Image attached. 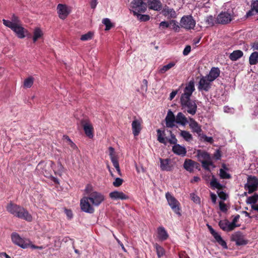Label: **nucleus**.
<instances>
[{"label": "nucleus", "instance_id": "1", "mask_svg": "<svg viewBox=\"0 0 258 258\" xmlns=\"http://www.w3.org/2000/svg\"><path fill=\"white\" fill-rule=\"evenodd\" d=\"M85 192L87 196L80 200L81 209L84 212L92 214L95 211L94 206H99L104 201L105 197L102 193L95 190L90 184L86 185Z\"/></svg>", "mask_w": 258, "mask_h": 258}, {"label": "nucleus", "instance_id": "2", "mask_svg": "<svg viewBox=\"0 0 258 258\" xmlns=\"http://www.w3.org/2000/svg\"><path fill=\"white\" fill-rule=\"evenodd\" d=\"M195 83L190 81L187 84L181 94L180 103L182 109H185L188 113L195 115L197 110V105L195 100L190 99V97L195 91Z\"/></svg>", "mask_w": 258, "mask_h": 258}, {"label": "nucleus", "instance_id": "3", "mask_svg": "<svg viewBox=\"0 0 258 258\" xmlns=\"http://www.w3.org/2000/svg\"><path fill=\"white\" fill-rule=\"evenodd\" d=\"M3 24L13 30L20 39L25 37V33L27 30L22 26L19 18L15 15H13L11 21L3 19Z\"/></svg>", "mask_w": 258, "mask_h": 258}, {"label": "nucleus", "instance_id": "4", "mask_svg": "<svg viewBox=\"0 0 258 258\" xmlns=\"http://www.w3.org/2000/svg\"><path fill=\"white\" fill-rule=\"evenodd\" d=\"M7 211L11 214L18 218L31 221L32 220L31 215L24 208L18 205L10 203L7 206Z\"/></svg>", "mask_w": 258, "mask_h": 258}, {"label": "nucleus", "instance_id": "5", "mask_svg": "<svg viewBox=\"0 0 258 258\" xmlns=\"http://www.w3.org/2000/svg\"><path fill=\"white\" fill-rule=\"evenodd\" d=\"M131 11L135 16L140 13H144L147 9V4L143 0H134L131 4Z\"/></svg>", "mask_w": 258, "mask_h": 258}, {"label": "nucleus", "instance_id": "6", "mask_svg": "<svg viewBox=\"0 0 258 258\" xmlns=\"http://www.w3.org/2000/svg\"><path fill=\"white\" fill-rule=\"evenodd\" d=\"M180 26L187 30L194 29L196 26V21L190 15L184 16L180 21Z\"/></svg>", "mask_w": 258, "mask_h": 258}, {"label": "nucleus", "instance_id": "7", "mask_svg": "<svg viewBox=\"0 0 258 258\" xmlns=\"http://www.w3.org/2000/svg\"><path fill=\"white\" fill-rule=\"evenodd\" d=\"M166 199L168 202V205L172 210L177 215H180L179 208L180 203L169 192H167L165 195Z\"/></svg>", "mask_w": 258, "mask_h": 258}, {"label": "nucleus", "instance_id": "8", "mask_svg": "<svg viewBox=\"0 0 258 258\" xmlns=\"http://www.w3.org/2000/svg\"><path fill=\"white\" fill-rule=\"evenodd\" d=\"M12 240L15 244L23 248L29 247L31 243L30 240L21 238L20 235L17 233H13L12 234Z\"/></svg>", "mask_w": 258, "mask_h": 258}, {"label": "nucleus", "instance_id": "9", "mask_svg": "<svg viewBox=\"0 0 258 258\" xmlns=\"http://www.w3.org/2000/svg\"><path fill=\"white\" fill-rule=\"evenodd\" d=\"M234 16L233 13L221 12L217 16L216 19L217 23L221 24H226L230 23L233 19Z\"/></svg>", "mask_w": 258, "mask_h": 258}, {"label": "nucleus", "instance_id": "10", "mask_svg": "<svg viewBox=\"0 0 258 258\" xmlns=\"http://www.w3.org/2000/svg\"><path fill=\"white\" fill-rule=\"evenodd\" d=\"M258 187V180L255 176H249L244 187L248 190V193L251 194L256 190Z\"/></svg>", "mask_w": 258, "mask_h": 258}, {"label": "nucleus", "instance_id": "11", "mask_svg": "<svg viewBox=\"0 0 258 258\" xmlns=\"http://www.w3.org/2000/svg\"><path fill=\"white\" fill-rule=\"evenodd\" d=\"M109 155L110 156L111 161L113 164V166L116 169L118 174L121 175V171L120 169L118 161L117 156L115 154L114 149L112 147H109L108 148Z\"/></svg>", "mask_w": 258, "mask_h": 258}, {"label": "nucleus", "instance_id": "12", "mask_svg": "<svg viewBox=\"0 0 258 258\" xmlns=\"http://www.w3.org/2000/svg\"><path fill=\"white\" fill-rule=\"evenodd\" d=\"M212 82L206 76L202 77L199 82L198 89L200 91H209L211 87Z\"/></svg>", "mask_w": 258, "mask_h": 258}, {"label": "nucleus", "instance_id": "13", "mask_svg": "<svg viewBox=\"0 0 258 258\" xmlns=\"http://www.w3.org/2000/svg\"><path fill=\"white\" fill-rule=\"evenodd\" d=\"M57 11L59 18L62 20L65 19L71 12L70 9L66 5L58 4Z\"/></svg>", "mask_w": 258, "mask_h": 258}, {"label": "nucleus", "instance_id": "14", "mask_svg": "<svg viewBox=\"0 0 258 258\" xmlns=\"http://www.w3.org/2000/svg\"><path fill=\"white\" fill-rule=\"evenodd\" d=\"M231 239L235 241L237 245H245L247 243V240L244 239V236L239 231L233 233L231 236Z\"/></svg>", "mask_w": 258, "mask_h": 258}, {"label": "nucleus", "instance_id": "15", "mask_svg": "<svg viewBox=\"0 0 258 258\" xmlns=\"http://www.w3.org/2000/svg\"><path fill=\"white\" fill-rule=\"evenodd\" d=\"M207 226L210 233L213 236L216 241L224 248L227 249V246L226 242L222 239L221 236L216 232L210 225H207Z\"/></svg>", "mask_w": 258, "mask_h": 258}, {"label": "nucleus", "instance_id": "16", "mask_svg": "<svg viewBox=\"0 0 258 258\" xmlns=\"http://www.w3.org/2000/svg\"><path fill=\"white\" fill-rule=\"evenodd\" d=\"M109 197L113 200H126L129 199V196L127 194L118 190L110 192Z\"/></svg>", "mask_w": 258, "mask_h": 258}, {"label": "nucleus", "instance_id": "17", "mask_svg": "<svg viewBox=\"0 0 258 258\" xmlns=\"http://www.w3.org/2000/svg\"><path fill=\"white\" fill-rule=\"evenodd\" d=\"M82 124L86 136L89 138H92L93 137V127L92 124L90 121L85 120L82 121Z\"/></svg>", "mask_w": 258, "mask_h": 258}, {"label": "nucleus", "instance_id": "18", "mask_svg": "<svg viewBox=\"0 0 258 258\" xmlns=\"http://www.w3.org/2000/svg\"><path fill=\"white\" fill-rule=\"evenodd\" d=\"M189 126L192 132L200 135L202 130L201 125L192 118H189Z\"/></svg>", "mask_w": 258, "mask_h": 258}, {"label": "nucleus", "instance_id": "19", "mask_svg": "<svg viewBox=\"0 0 258 258\" xmlns=\"http://www.w3.org/2000/svg\"><path fill=\"white\" fill-rule=\"evenodd\" d=\"M165 121L167 127H173L175 125V122H176L175 117L171 110L168 111L165 118Z\"/></svg>", "mask_w": 258, "mask_h": 258}, {"label": "nucleus", "instance_id": "20", "mask_svg": "<svg viewBox=\"0 0 258 258\" xmlns=\"http://www.w3.org/2000/svg\"><path fill=\"white\" fill-rule=\"evenodd\" d=\"M160 168L162 170L169 171L172 170L173 165L171 163V161L169 159H160Z\"/></svg>", "mask_w": 258, "mask_h": 258}, {"label": "nucleus", "instance_id": "21", "mask_svg": "<svg viewBox=\"0 0 258 258\" xmlns=\"http://www.w3.org/2000/svg\"><path fill=\"white\" fill-rule=\"evenodd\" d=\"M198 163L191 159H185L183 163L184 168L189 172H193L194 168L197 167Z\"/></svg>", "mask_w": 258, "mask_h": 258}, {"label": "nucleus", "instance_id": "22", "mask_svg": "<svg viewBox=\"0 0 258 258\" xmlns=\"http://www.w3.org/2000/svg\"><path fill=\"white\" fill-rule=\"evenodd\" d=\"M148 6L149 9L160 11L162 8V4L159 0H148Z\"/></svg>", "mask_w": 258, "mask_h": 258}, {"label": "nucleus", "instance_id": "23", "mask_svg": "<svg viewBox=\"0 0 258 258\" xmlns=\"http://www.w3.org/2000/svg\"><path fill=\"white\" fill-rule=\"evenodd\" d=\"M141 123L142 121L138 119H135L132 122V127L134 136H137L140 134L142 128Z\"/></svg>", "mask_w": 258, "mask_h": 258}, {"label": "nucleus", "instance_id": "24", "mask_svg": "<svg viewBox=\"0 0 258 258\" xmlns=\"http://www.w3.org/2000/svg\"><path fill=\"white\" fill-rule=\"evenodd\" d=\"M172 151L175 154L181 156H184L186 153V149L185 148L179 144L174 145L172 147Z\"/></svg>", "mask_w": 258, "mask_h": 258}, {"label": "nucleus", "instance_id": "25", "mask_svg": "<svg viewBox=\"0 0 258 258\" xmlns=\"http://www.w3.org/2000/svg\"><path fill=\"white\" fill-rule=\"evenodd\" d=\"M162 14L167 19L175 18L177 17V13L174 9L169 7L165 8L162 11Z\"/></svg>", "mask_w": 258, "mask_h": 258}, {"label": "nucleus", "instance_id": "26", "mask_svg": "<svg viewBox=\"0 0 258 258\" xmlns=\"http://www.w3.org/2000/svg\"><path fill=\"white\" fill-rule=\"evenodd\" d=\"M157 237L161 241L166 240L168 237V234L165 229L162 227H159L157 231Z\"/></svg>", "mask_w": 258, "mask_h": 258}, {"label": "nucleus", "instance_id": "27", "mask_svg": "<svg viewBox=\"0 0 258 258\" xmlns=\"http://www.w3.org/2000/svg\"><path fill=\"white\" fill-rule=\"evenodd\" d=\"M219 225L222 230L226 231H230L235 228L233 224L228 221H220Z\"/></svg>", "mask_w": 258, "mask_h": 258}, {"label": "nucleus", "instance_id": "28", "mask_svg": "<svg viewBox=\"0 0 258 258\" xmlns=\"http://www.w3.org/2000/svg\"><path fill=\"white\" fill-rule=\"evenodd\" d=\"M176 65V61H170L168 63L159 68L158 72L160 74H164Z\"/></svg>", "mask_w": 258, "mask_h": 258}, {"label": "nucleus", "instance_id": "29", "mask_svg": "<svg viewBox=\"0 0 258 258\" xmlns=\"http://www.w3.org/2000/svg\"><path fill=\"white\" fill-rule=\"evenodd\" d=\"M220 75V70L218 68H213L209 72V74L206 76L212 82L217 78Z\"/></svg>", "mask_w": 258, "mask_h": 258}, {"label": "nucleus", "instance_id": "30", "mask_svg": "<svg viewBox=\"0 0 258 258\" xmlns=\"http://www.w3.org/2000/svg\"><path fill=\"white\" fill-rule=\"evenodd\" d=\"M176 122L182 125H185L188 122L187 118L182 112H178L175 117Z\"/></svg>", "mask_w": 258, "mask_h": 258}, {"label": "nucleus", "instance_id": "31", "mask_svg": "<svg viewBox=\"0 0 258 258\" xmlns=\"http://www.w3.org/2000/svg\"><path fill=\"white\" fill-rule=\"evenodd\" d=\"M197 156L201 162L211 159L209 154L205 151L198 150Z\"/></svg>", "mask_w": 258, "mask_h": 258}, {"label": "nucleus", "instance_id": "32", "mask_svg": "<svg viewBox=\"0 0 258 258\" xmlns=\"http://www.w3.org/2000/svg\"><path fill=\"white\" fill-rule=\"evenodd\" d=\"M243 55V53L241 50H237L233 51L229 55V58L232 61H236Z\"/></svg>", "mask_w": 258, "mask_h": 258}, {"label": "nucleus", "instance_id": "33", "mask_svg": "<svg viewBox=\"0 0 258 258\" xmlns=\"http://www.w3.org/2000/svg\"><path fill=\"white\" fill-rule=\"evenodd\" d=\"M43 33L40 28H35L33 32V40L35 42L38 39L42 37Z\"/></svg>", "mask_w": 258, "mask_h": 258}, {"label": "nucleus", "instance_id": "34", "mask_svg": "<svg viewBox=\"0 0 258 258\" xmlns=\"http://www.w3.org/2000/svg\"><path fill=\"white\" fill-rule=\"evenodd\" d=\"M157 140L161 143H163L165 144L166 143V138L165 137V134L164 131H161L160 129H158L157 131Z\"/></svg>", "mask_w": 258, "mask_h": 258}, {"label": "nucleus", "instance_id": "35", "mask_svg": "<svg viewBox=\"0 0 258 258\" xmlns=\"http://www.w3.org/2000/svg\"><path fill=\"white\" fill-rule=\"evenodd\" d=\"M154 247L156 249V251L158 258H161V257L165 254V251L164 249L158 244L155 243L154 244Z\"/></svg>", "mask_w": 258, "mask_h": 258}, {"label": "nucleus", "instance_id": "36", "mask_svg": "<svg viewBox=\"0 0 258 258\" xmlns=\"http://www.w3.org/2000/svg\"><path fill=\"white\" fill-rule=\"evenodd\" d=\"M210 185L212 187L214 188H217L218 189H221L223 188V185H221L217 180V179L215 177L214 175L212 176V178L210 182Z\"/></svg>", "mask_w": 258, "mask_h": 258}, {"label": "nucleus", "instance_id": "37", "mask_svg": "<svg viewBox=\"0 0 258 258\" xmlns=\"http://www.w3.org/2000/svg\"><path fill=\"white\" fill-rule=\"evenodd\" d=\"M250 64H255L258 63V52L255 51L251 54L249 59Z\"/></svg>", "mask_w": 258, "mask_h": 258}, {"label": "nucleus", "instance_id": "38", "mask_svg": "<svg viewBox=\"0 0 258 258\" xmlns=\"http://www.w3.org/2000/svg\"><path fill=\"white\" fill-rule=\"evenodd\" d=\"M34 78L32 77H29L24 80L23 86L25 88H30L33 84Z\"/></svg>", "mask_w": 258, "mask_h": 258}, {"label": "nucleus", "instance_id": "39", "mask_svg": "<svg viewBox=\"0 0 258 258\" xmlns=\"http://www.w3.org/2000/svg\"><path fill=\"white\" fill-rule=\"evenodd\" d=\"M180 135L186 141L189 142L192 139V135L187 131H181Z\"/></svg>", "mask_w": 258, "mask_h": 258}, {"label": "nucleus", "instance_id": "40", "mask_svg": "<svg viewBox=\"0 0 258 258\" xmlns=\"http://www.w3.org/2000/svg\"><path fill=\"white\" fill-rule=\"evenodd\" d=\"M102 23L105 25V31L109 30L112 27H113V24L111 23L110 20L108 18H104L102 20Z\"/></svg>", "mask_w": 258, "mask_h": 258}, {"label": "nucleus", "instance_id": "41", "mask_svg": "<svg viewBox=\"0 0 258 258\" xmlns=\"http://www.w3.org/2000/svg\"><path fill=\"white\" fill-rule=\"evenodd\" d=\"M258 201V195H254L253 196L247 198L246 203L249 204H254Z\"/></svg>", "mask_w": 258, "mask_h": 258}, {"label": "nucleus", "instance_id": "42", "mask_svg": "<svg viewBox=\"0 0 258 258\" xmlns=\"http://www.w3.org/2000/svg\"><path fill=\"white\" fill-rule=\"evenodd\" d=\"M219 175L222 179H229L231 177L230 175L224 169H220Z\"/></svg>", "mask_w": 258, "mask_h": 258}, {"label": "nucleus", "instance_id": "43", "mask_svg": "<svg viewBox=\"0 0 258 258\" xmlns=\"http://www.w3.org/2000/svg\"><path fill=\"white\" fill-rule=\"evenodd\" d=\"M206 22L209 26H212L215 23H217L216 20L212 16H209L206 19Z\"/></svg>", "mask_w": 258, "mask_h": 258}, {"label": "nucleus", "instance_id": "44", "mask_svg": "<svg viewBox=\"0 0 258 258\" xmlns=\"http://www.w3.org/2000/svg\"><path fill=\"white\" fill-rule=\"evenodd\" d=\"M170 25H171L172 29L175 32H179L180 26L178 25V23L175 20H171L170 21Z\"/></svg>", "mask_w": 258, "mask_h": 258}, {"label": "nucleus", "instance_id": "45", "mask_svg": "<svg viewBox=\"0 0 258 258\" xmlns=\"http://www.w3.org/2000/svg\"><path fill=\"white\" fill-rule=\"evenodd\" d=\"M93 33L91 32H89L86 34L82 35L81 37V40L82 41H87L92 38Z\"/></svg>", "mask_w": 258, "mask_h": 258}, {"label": "nucleus", "instance_id": "46", "mask_svg": "<svg viewBox=\"0 0 258 258\" xmlns=\"http://www.w3.org/2000/svg\"><path fill=\"white\" fill-rule=\"evenodd\" d=\"M201 163L202 164L203 167L207 170H210V166H212L213 167H214V166H213L211 161V159L202 162Z\"/></svg>", "mask_w": 258, "mask_h": 258}, {"label": "nucleus", "instance_id": "47", "mask_svg": "<svg viewBox=\"0 0 258 258\" xmlns=\"http://www.w3.org/2000/svg\"><path fill=\"white\" fill-rule=\"evenodd\" d=\"M138 19L141 21L146 22L148 21L150 19V16L148 15H141L138 14L136 15Z\"/></svg>", "mask_w": 258, "mask_h": 258}, {"label": "nucleus", "instance_id": "48", "mask_svg": "<svg viewBox=\"0 0 258 258\" xmlns=\"http://www.w3.org/2000/svg\"><path fill=\"white\" fill-rule=\"evenodd\" d=\"M66 139L68 142V145H69L73 150L78 151L77 146L71 141L69 137H66Z\"/></svg>", "mask_w": 258, "mask_h": 258}, {"label": "nucleus", "instance_id": "49", "mask_svg": "<svg viewBox=\"0 0 258 258\" xmlns=\"http://www.w3.org/2000/svg\"><path fill=\"white\" fill-rule=\"evenodd\" d=\"M123 183V179L118 177H117L115 179L114 181L113 182V185L115 187H119Z\"/></svg>", "mask_w": 258, "mask_h": 258}, {"label": "nucleus", "instance_id": "50", "mask_svg": "<svg viewBox=\"0 0 258 258\" xmlns=\"http://www.w3.org/2000/svg\"><path fill=\"white\" fill-rule=\"evenodd\" d=\"M170 134L171 136V138L168 140V142L171 144H177V140L175 138V136L172 134L171 131H170Z\"/></svg>", "mask_w": 258, "mask_h": 258}, {"label": "nucleus", "instance_id": "51", "mask_svg": "<svg viewBox=\"0 0 258 258\" xmlns=\"http://www.w3.org/2000/svg\"><path fill=\"white\" fill-rule=\"evenodd\" d=\"M190 197L191 199V200L196 203H200V200L199 197L197 196L195 194L192 193L190 195Z\"/></svg>", "mask_w": 258, "mask_h": 258}, {"label": "nucleus", "instance_id": "52", "mask_svg": "<svg viewBox=\"0 0 258 258\" xmlns=\"http://www.w3.org/2000/svg\"><path fill=\"white\" fill-rule=\"evenodd\" d=\"M251 7L255 10V13H258V0L253 1L251 4Z\"/></svg>", "mask_w": 258, "mask_h": 258}, {"label": "nucleus", "instance_id": "53", "mask_svg": "<svg viewBox=\"0 0 258 258\" xmlns=\"http://www.w3.org/2000/svg\"><path fill=\"white\" fill-rule=\"evenodd\" d=\"M170 26V21L169 22L166 21H162L159 24V27L162 29L167 28Z\"/></svg>", "mask_w": 258, "mask_h": 258}, {"label": "nucleus", "instance_id": "54", "mask_svg": "<svg viewBox=\"0 0 258 258\" xmlns=\"http://www.w3.org/2000/svg\"><path fill=\"white\" fill-rule=\"evenodd\" d=\"M219 208L221 211L225 212L227 211V207L226 204L223 202H219Z\"/></svg>", "mask_w": 258, "mask_h": 258}, {"label": "nucleus", "instance_id": "55", "mask_svg": "<svg viewBox=\"0 0 258 258\" xmlns=\"http://www.w3.org/2000/svg\"><path fill=\"white\" fill-rule=\"evenodd\" d=\"M64 212L69 219H71L73 217V213L71 210L67 209H64Z\"/></svg>", "mask_w": 258, "mask_h": 258}, {"label": "nucleus", "instance_id": "56", "mask_svg": "<svg viewBox=\"0 0 258 258\" xmlns=\"http://www.w3.org/2000/svg\"><path fill=\"white\" fill-rule=\"evenodd\" d=\"M191 47L189 45H187L184 48L183 51V54L184 55H187L190 51Z\"/></svg>", "mask_w": 258, "mask_h": 258}, {"label": "nucleus", "instance_id": "57", "mask_svg": "<svg viewBox=\"0 0 258 258\" xmlns=\"http://www.w3.org/2000/svg\"><path fill=\"white\" fill-rule=\"evenodd\" d=\"M255 13H256L255 12V10L253 9L251 7V9L247 12L246 17L247 18L250 16H253L255 14Z\"/></svg>", "mask_w": 258, "mask_h": 258}, {"label": "nucleus", "instance_id": "58", "mask_svg": "<svg viewBox=\"0 0 258 258\" xmlns=\"http://www.w3.org/2000/svg\"><path fill=\"white\" fill-rule=\"evenodd\" d=\"M218 196L220 197V198H221V199H223L224 200L226 199L227 195L223 191L218 192Z\"/></svg>", "mask_w": 258, "mask_h": 258}, {"label": "nucleus", "instance_id": "59", "mask_svg": "<svg viewBox=\"0 0 258 258\" xmlns=\"http://www.w3.org/2000/svg\"><path fill=\"white\" fill-rule=\"evenodd\" d=\"M240 216L239 215H236L234 217V218L233 219V221L232 222H231L232 224H233V226H234V228L236 227V223L237 222V220L239 219Z\"/></svg>", "mask_w": 258, "mask_h": 258}, {"label": "nucleus", "instance_id": "60", "mask_svg": "<svg viewBox=\"0 0 258 258\" xmlns=\"http://www.w3.org/2000/svg\"><path fill=\"white\" fill-rule=\"evenodd\" d=\"M97 5V0H91L90 2V6L92 9H94Z\"/></svg>", "mask_w": 258, "mask_h": 258}, {"label": "nucleus", "instance_id": "61", "mask_svg": "<svg viewBox=\"0 0 258 258\" xmlns=\"http://www.w3.org/2000/svg\"><path fill=\"white\" fill-rule=\"evenodd\" d=\"M177 93H178L177 90L172 91L170 94V96H169V100H172L174 98L175 95L177 94Z\"/></svg>", "mask_w": 258, "mask_h": 258}, {"label": "nucleus", "instance_id": "62", "mask_svg": "<svg viewBox=\"0 0 258 258\" xmlns=\"http://www.w3.org/2000/svg\"><path fill=\"white\" fill-rule=\"evenodd\" d=\"M211 199L212 201V202L214 204H216V200H217V197L215 194L214 193H211Z\"/></svg>", "mask_w": 258, "mask_h": 258}, {"label": "nucleus", "instance_id": "63", "mask_svg": "<svg viewBox=\"0 0 258 258\" xmlns=\"http://www.w3.org/2000/svg\"><path fill=\"white\" fill-rule=\"evenodd\" d=\"M252 47L254 50H258V42L253 43L252 45Z\"/></svg>", "mask_w": 258, "mask_h": 258}, {"label": "nucleus", "instance_id": "64", "mask_svg": "<svg viewBox=\"0 0 258 258\" xmlns=\"http://www.w3.org/2000/svg\"><path fill=\"white\" fill-rule=\"evenodd\" d=\"M179 257L180 258H189V257L187 256V255L184 252L180 253L179 254Z\"/></svg>", "mask_w": 258, "mask_h": 258}]
</instances>
